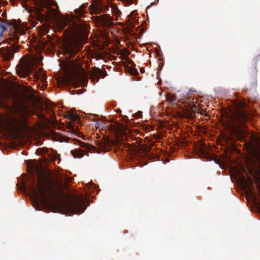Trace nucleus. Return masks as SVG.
Wrapping results in <instances>:
<instances>
[{
    "label": "nucleus",
    "instance_id": "nucleus-1",
    "mask_svg": "<svg viewBox=\"0 0 260 260\" xmlns=\"http://www.w3.org/2000/svg\"><path fill=\"white\" fill-rule=\"evenodd\" d=\"M28 172L30 174L29 189L37 204L36 209L41 210L42 207L47 205L49 198L54 194L53 190L37 162L31 163Z\"/></svg>",
    "mask_w": 260,
    "mask_h": 260
},
{
    "label": "nucleus",
    "instance_id": "nucleus-2",
    "mask_svg": "<svg viewBox=\"0 0 260 260\" xmlns=\"http://www.w3.org/2000/svg\"><path fill=\"white\" fill-rule=\"evenodd\" d=\"M82 46V43L76 39H70L63 43L62 45L63 54L68 59V61L64 63H59V65L65 74H69L76 69L82 67L81 62H79L77 60L78 58L79 61H81V58L78 56L73 60H71V58H74L78 54Z\"/></svg>",
    "mask_w": 260,
    "mask_h": 260
},
{
    "label": "nucleus",
    "instance_id": "nucleus-3",
    "mask_svg": "<svg viewBox=\"0 0 260 260\" xmlns=\"http://www.w3.org/2000/svg\"><path fill=\"white\" fill-rule=\"evenodd\" d=\"M8 29L12 30L10 35V39L13 42V46L16 45L19 40L18 34H22L25 32V30L21 27L20 24L17 22L15 20L4 21L0 18V30L1 34L7 31Z\"/></svg>",
    "mask_w": 260,
    "mask_h": 260
},
{
    "label": "nucleus",
    "instance_id": "nucleus-4",
    "mask_svg": "<svg viewBox=\"0 0 260 260\" xmlns=\"http://www.w3.org/2000/svg\"><path fill=\"white\" fill-rule=\"evenodd\" d=\"M74 141H76L79 143V145L80 147L89 151H93L94 153H97L102 152L105 153L110 150L111 149V146L114 145L115 143L113 141H111L109 138H107L104 141L99 142L98 147H96L88 143H85L80 140L74 139Z\"/></svg>",
    "mask_w": 260,
    "mask_h": 260
},
{
    "label": "nucleus",
    "instance_id": "nucleus-5",
    "mask_svg": "<svg viewBox=\"0 0 260 260\" xmlns=\"http://www.w3.org/2000/svg\"><path fill=\"white\" fill-rule=\"evenodd\" d=\"M83 196H73L67 203V207L71 213L74 214L83 213L86 208Z\"/></svg>",
    "mask_w": 260,
    "mask_h": 260
},
{
    "label": "nucleus",
    "instance_id": "nucleus-6",
    "mask_svg": "<svg viewBox=\"0 0 260 260\" xmlns=\"http://www.w3.org/2000/svg\"><path fill=\"white\" fill-rule=\"evenodd\" d=\"M34 3L37 7V11L40 21L51 19L55 16L56 11L50 6L46 7V11L44 10L45 4L43 0H35Z\"/></svg>",
    "mask_w": 260,
    "mask_h": 260
},
{
    "label": "nucleus",
    "instance_id": "nucleus-7",
    "mask_svg": "<svg viewBox=\"0 0 260 260\" xmlns=\"http://www.w3.org/2000/svg\"><path fill=\"white\" fill-rule=\"evenodd\" d=\"M248 115L247 112L243 107L236 108L232 112L231 120L233 125L242 126L244 125V123L248 119Z\"/></svg>",
    "mask_w": 260,
    "mask_h": 260
},
{
    "label": "nucleus",
    "instance_id": "nucleus-8",
    "mask_svg": "<svg viewBox=\"0 0 260 260\" xmlns=\"http://www.w3.org/2000/svg\"><path fill=\"white\" fill-rule=\"evenodd\" d=\"M19 50V47L17 45L12 46V47H7L3 49L1 54L3 58L7 60L10 61L14 57V53Z\"/></svg>",
    "mask_w": 260,
    "mask_h": 260
},
{
    "label": "nucleus",
    "instance_id": "nucleus-9",
    "mask_svg": "<svg viewBox=\"0 0 260 260\" xmlns=\"http://www.w3.org/2000/svg\"><path fill=\"white\" fill-rule=\"evenodd\" d=\"M31 67L28 64H20L18 67L17 72L18 75L22 78L28 76L31 73Z\"/></svg>",
    "mask_w": 260,
    "mask_h": 260
},
{
    "label": "nucleus",
    "instance_id": "nucleus-10",
    "mask_svg": "<svg viewBox=\"0 0 260 260\" xmlns=\"http://www.w3.org/2000/svg\"><path fill=\"white\" fill-rule=\"evenodd\" d=\"M98 21L104 27H108L111 25V17L108 14L100 16L98 17Z\"/></svg>",
    "mask_w": 260,
    "mask_h": 260
},
{
    "label": "nucleus",
    "instance_id": "nucleus-11",
    "mask_svg": "<svg viewBox=\"0 0 260 260\" xmlns=\"http://www.w3.org/2000/svg\"><path fill=\"white\" fill-rule=\"evenodd\" d=\"M106 75V71L105 70L103 71L99 68H94L92 76H94L95 78H93L92 79L94 81L95 80V82H97L100 77H105Z\"/></svg>",
    "mask_w": 260,
    "mask_h": 260
},
{
    "label": "nucleus",
    "instance_id": "nucleus-12",
    "mask_svg": "<svg viewBox=\"0 0 260 260\" xmlns=\"http://www.w3.org/2000/svg\"><path fill=\"white\" fill-rule=\"evenodd\" d=\"M65 117L71 120L72 121L75 122L78 121L79 119V116L73 112V111H70L65 115Z\"/></svg>",
    "mask_w": 260,
    "mask_h": 260
},
{
    "label": "nucleus",
    "instance_id": "nucleus-13",
    "mask_svg": "<svg viewBox=\"0 0 260 260\" xmlns=\"http://www.w3.org/2000/svg\"><path fill=\"white\" fill-rule=\"evenodd\" d=\"M85 151L82 149H75L71 151V154L74 158H81L84 155Z\"/></svg>",
    "mask_w": 260,
    "mask_h": 260
},
{
    "label": "nucleus",
    "instance_id": "nucleus-14",
    "mask_svg": "<svg viewBox=\"0 0 260 260\" xmlns=\"http://www.w3.org/2000/svg\"><path fill=\"white\" fill-rule=\"evenodd\" d=\"M52 138L54 140L59 142H66L69 139V137L57 134H53Z\"/></svg>",
    "mask_w": 260,
    "mask_h": 260
},
{
    "label": "nucleus",
    "instance_id": "nucleus-15",
    "mask_svg": "<svg viewBox=\"0 0 260 260\" xmlns=\"http://www.w3.org/2000/svg\"><path fill=\"white\" fill-rule=\"evenodd\" d=\"M151 148L149 147L145 148L142 151L140 150L139 154L141 155V157H144L149 156L151 154Z\"/></svg>",
    "mask_w": 260,
    "mask_h": 260
},
{
    "label": "nucleus",
    "instance_id": "nucleus-16",
    "mask_svg": "<svg viewBox=\"0 0 260 260\" xmlns=\"http://www.w3.org/2000/svg\"><path fill=\"white\" fill-rule=\"evenodd\" d=\"M167 100L169 103L172 104H175L177 102L176 96L174 94H168L167 96Z\"/></svg>",
    "mask_w": 260,
    "mask_h": 260
},
{
    "label": "nucleus",
    "instance_id": "nucleus-17",
    "mask_svg": "<svg viewBox=\"0 0 260 260\" xmlns=\"http://www.w3.org/2000/svg\"><path fill=\"white\" fill-rule=\"evenodd\" d=\"M68 128L72 131V133L76 134L77 133V129L75 128L74 126L71 122L68 123Z\"/></svg>",
    "mask_w": 260,
    "mask_h": 260
},
{
    "label": "nucleus",
    "instance_id": "nucleus-18",
    "mask_svg": "<svg viewBox=\"0 0 260 260\" xmlns=\"http://www.w3.org/2000/svg\"><path fill=\"white\" fill-rule=\"evenodd\" d=\"M131 74L132 75H138V72L137 70L136 69H132Z\"/></svg>",
    "mask_w": 260,
    "mask_h": 260
},
{
    "label": "nucleus",
    "instance_id": "nucleus-19",
    "mask_svg": "<svg viewBox=\"0 0 260 260\" xmlns=\"http://www.w3.org/2000/svg\"><path fill=\"white\" fill-rule=\"evenodd\" d=\"M76 11L77 12H80V15H82L83 14V13L82 8L77 9V10H76Z\"/></svg>",
    "mask_w": 260,
    "mask_h": 260
},
{
    "label": "nucleus",
    "instance_id": "nucleus-20",
    "mask_svg": "<svg viewBox=\"0 0 260 260\" xmlns=\"http://www.w3.org/2000/svg\"><path fill=\"white\" fill-rule=\"evenodd\" d=\"M49 29V27L48 26L46 25L44 28V31H46V32H48Z\"/></svg>",
    "mask_w": 260,
    "mask_h": 260
},
{
    "label": "nucleus",
    "instance_id": "nucleus-21",
    "mask_svg": "<svg viewBox=\"0 0 260 260\" xmlns=\"http://www.w3.org/2000/svg\"><path fill=\"white\" fill-rule=\"evenodd\" d=\"M141 73L143 74L145 73V69L143 68H141L140 70Z\"/></svg>",
    "mask_w": 260,
    "mask_h": 260
},
{
    "label": "nucleus",
    "instance_id": "nucleus-22",
    "mask_svg": "<svg viewBox=\"0 0 260 260\" xmlns=\"http://www.w3.org/2000/svg\"><path fill=\"white\" fill-rule=\"evenodd\" d=\"M78 30L77 28H74L73 29V32L74 34H77L78 32Z\"/></svg>",
    "mask_w": 260,
    "mask_h": 260
},
{
    "label": "nucleus",
    "instance_id": "nucleus-23",
    "mask_svg": "<svg viewBox=\"0 0 260 260\" xmlns=\"http://www.w3.org/2000/svg\"><path fill=\"white\" fill-rule=\"evenodd\" d=\"M52 5H53V6H56L57 5V3L55 1H54L52 3Z\"/></svg>",
    "mask_w": 260,
    "mask_h": 260
},
{
    "label": "nucleus",
    "instance_id": "nucleus-24",
    "mask_svg": "<svg viewBox=\"0 0 260 260\" xmlns=\"http://www.w3.org/2000/svg\"><path fill=\"white\" fill-rule=\"evenodd\" d=\"M201 151L202 152H204V147H202V148H201Z\"/></svg>",
    "mask_w": 260,
    "mask_h": 260
},
{
    "label": "nucleus",
    "instance_id": "nucleus-25",
    "mask_svg": "<svg viewBox=\"0 0 260 260\" xmlns=\"http://www.w3.org/2000/svg\"><path fill=\"white\" fill-rule=\"evenodd\" d=\"M253 68H254V69H255V70H256V67H255V64H254V65H253Z\"/></svg>",
    "mask_w": 260,
    "mask_h": 260
},
{
    "label": "nucleus",
    "instance_id": "nucleus-26",
    "mask_svg": "<svg viewBox=\"0 0 260 260\" xmlns=\"http://www.w3.org/2000/svg\"><path fill=\"white\" fill-rule=\"evenodd\" d=\"M86 155H87V156H88V152H87V151H86Z\"/></svg>",
    "mask_w": 260,
    "mask_h": 260
},
{
    "label": "nucleus",
    "instance_id": "nucleus-27",
    "mask_svg": "<svg viewBox=\"0 0 260 260\" xmlns=\"http://www.w3.org/2000/svg\"><path fill=\"white\" fill-rule=\"evenodd\" d=\"M2 1V0H0V4L1 3Z\"/></svg>",
    "mask_w": 260,
    "mask_h": 260
}]
</instances>
